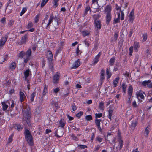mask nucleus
I'll return each mask as SVG.
<instances>
[{
    "label": "nucleus",
    "mask_w": 152,
    "mask_h": 152,
    "mask_svg": "<svg viewBox=\"0 0 152 152\" xmlns=\"http://www.w3.org/2000/svg\"><path fill=\"white\" fill-rule=\"evenodd\" d=\"M22 111L23 114V121L26 122L28 125H30L31 124L30 118L31 111L29 107L26 104H24L23 105Z\"/></svg>",
    "instance_id": "f257e3e1"
},
{
    "label": "nucleus",
    "mask_w": 152,
    "mask_h": 152,
    "mask_svg": "<svg viewBox=\"0 0 152 152\" xmlns=\"http://www.w3.org/2000/svg\"><path fill=\"white\" fill-rule=\"evenodd\" d=\"M25 138L28 144L31 145L33 144L32 136L30 132L28 129H26L24 132Z\"/></svg>",
    "instance_id": "f03ea898"
},
{
    "label": "nucleus",
    "mask_w": 152,
    "mask_h": 152,
    "mask_svg": "<svg viewBox=\"0 0 152 152\" xmlns=\"http://www.w3.org/2000/svg\"><path fill=\"white\" fill-rule=\"evenodd\" d=\"M117 14L118 15V17L117 18L114 19V23H115L119 22L120 18L121 20H123L124 19V14L123 11H121V17H120V12H117Z\"/></svg>",
    "instance_id": "7ed1b4c3"
},
{
    "label": "nucleus",
    "mask_w": 152,
    "mask_h": 152,
    "mask_svg": "<svg viewBox=\"0 0 152 152\" xmlns=\"http://www.w3.org/2000/svg\"><path fill=\"white\" fill-rule=\"evenodd\" d=\"M8 38V36L7 35H5L1 38L0 39V50L1 49L4 45Z\"/></svg>",
    "instance_id": "20e7f679"
},
{
    "label": "nucleus",
    "mask_w": 152,
    "mask_h": 152,
    "mask_svg": "<svg viewBox=\"0 0 152 152\" xmlns=\"http://www.w3.org/2000/svg\"><path fill=\"white\" fill-rule=\"evenodd\" d=\"M27 39L28 35L27 34H26L22 37L21 41L19 42L18 43V44L19 45H21L23 44H25Z\"/></svg>",
    "instance_id": "39448f33"
},
{
    "label": "nucleus",
    "mask_w": 152,
    "mask_h": 152,
    "mask_svg": "<svg viewBox=\"0 0 152 152\" xmlns=\"http://www.w3.org/2000/svg\"><path fill=\"white\" fill-rule=\"evenodd\" d=\"M143 94H145L144 92H143L142 91L139 90L136 93V95L138 99H139V97L142 99H144L145 97L143 95Z\"/></svg>",
    "instance_id": "423d86ee"
},
{
    "label": "nucleus",
    "mask_w": 152,
    "mask_h": 152,
    "mask_svg": "<svg viewBox=\"0 0 152 152\" xmlns=\"http://www.w3.org/2000/svg\"><path fill=\"white\" fill-rule=\"evenodd\" d=\"M60 77V74L58 72L56 73L53 77V83L55 84L58 82Z\"/></svg>",
    "instance_id": "0eeeda50"
},
{
    "label": "nucleus",
    "mask_w": 152,
    "mask_h": 152,
    "mask_svg": "<svg viewBox=\"0 0 152 152\" xmlns=\"http://www.w3.org/2000/svg\"><path fill=\"white\" fill-rule=\"evenodd\" d=\"M54 18L53 14H52L50 16L49 20L48 22L46 25V28L47 29L50 28V24L53 21L54 18Z\"/></svg>",
    "instance_id": "6e6552de"
},
{
    "label": "nucleus",
    "mask_w": 152,
    "mask_h": 152,
    "mask_svg": "<svg viewBox=\"0 0 152 152\" xmlns=\"http://www.w3.org/2000/svg\"><path fill=\"white\" fill-rule=\"evenodd\" d=\"M150 83L151 80H148V81H145L142 82V85L144 86H147L148 88H150L152 87L151 84H150Z\"/></svg>",
    "instance_id": "1a4fd4ad"
},
{
    "label": "nucleus",
    "mask_w": 152,
    "mask_h": 152,
    "mask_svg": "<svg viewBox=\"0 0 152 152\" xmlns=\"http://www.w3.org/2000/svg\"><path fill=\"white\" fill-rule=\"evenodd\" d=\"M47 58L49 60H52L53 59V55L50 50L48 51L46 53Z\"/></svg>",
    "instance_id": "9d476101"
},
{
    "label": "nucleus",
    "mask_w": 152,
    "mask_h": 152,
    "mask_svg": "<svg viewBox=\"0 0 152 152\" xmlns=\"http://www.w3.org/2000/svg\"><path fill=\"white\" fill-rule=\"evenodd\" d=\"M10 102H2V105L3 110L4 111L6 110L8 107V105H10Z\"/></svg>",
    "instance_id": "9b49d317"
},
{
    "label": "nucleus",
    "mask_w": 152,
    "mask_h": 152,
    "mask_svg": "<svg viewBox=\"0 0 152 152\" xmlns=\"http://www.w3.org/2000/svg\"><path fill=\"white\" fill-rule=\"evenodd\" d=\"M133 88L132 86L129 85L128 89V93L129 96V99L131 97L133 93Z\"/></svg>",
    "instance_id": "f8f14e48"
},
{
    "label": "nucleus",
    "mask_w": 152,
    "mask_h": 152,
    "mask_svg": "<svg viewBox=\"0 0 152 152\" xmlns=\"http://www.w3.org/2000/svg\"><path fill=\"white\" fill-rule=\"evenodd\" d=\"M101 21L99 20H94V23L95 26L97 29H100L101 27Z\"/></svg>",
    "instance_id": "ddd939ff"
},
{
    "label": "nucleus",
    "mask_w": 152,
    "mask_h": 152,
    "mask_svg": "<svg viewBox=\"0 0 152 152\" xmlns=\"http://www.w3.org/2000/svg\"><path fill=\"white\" fill-rule=\"evenodd\" d=\"M112 7L111 6L108 5L106 6L104 10V11L106 14H111V11Z\"/></svg>",
    "instance_id": "4468645a"
},
{
    "label": "nucleus",
    "mask_w": 152,
    "mask_h": 152,
    "mask_svg": "<svg viewBox=\"0 0 152 152\" xmlns=\"http://www.w3.org/2000/svg\"><path fill=\"white\" fill-rule=\"evenodd\" d=\"M101 54V53L99 52V54L95 56V58L93 60V65L96 64L99 61V59Z\"/></svg>",
    "instance_id": "2eb2a0df"
},
{
    "label": "nucleus",
    "mask_w": 152,
    "mask_h": 152,
    "mask_svg": "<svg viewBox=\"0 0 152 152\" xmlns=\"http://www.w3.org/2000/svg\"><path fill=\"white\" fill-rule=\"evenodd\" d=\"M19 96L20 102H22L24 101L26 98V96L24 93L21 91H20L19 94Z\"/></svg>",
    "instance_id": "dca6fc26"
},
{
    "label": "nucleus",
    "mask_w": 152,
    "mask_h": 152,
    "mask_svg": "<svg viewBox=\"0 0 152 152\" xmlns=\"http://www.w3.org/2000/svg\"><path fill=\"white\" fill-rule=\"evenodd\" d=\"M8 59V56L7 55H5L3 56L0 57V63H2L3 62L7 60Z\"/></svg>",
    "instance_id": "f3484780"
},
{
    "label": "nucleus",
    "mask_w": 152,
    "mask_h": 152,
    "mask_svg": "<svg viewBox=\"0 0 152 152\" xmlns=\"http://www.w3.org/2000/svg\"><path fill=\"white\" fill-rule=\"evenodd\" d=\"M106 23L107 25H108L111 20V14H106Z\"/></svg>",
    "instance_id": "a211bd4d"
},
{
    "label": "nucleus",
    "mask_w": 152,
    "mask_h": 152,
    "mask_svg": "<svg viewBox=\"0 0 152 152\" xmlns=\"http://www.w3.org/2000/svg\"><path fill=\"white\" fill-rule=\"evenodd\" d=\"M31 74V72L29 69L26 70L24 72V76L26 79L27 77Z\"/></svg>",
    "instance_id": "6ab92c4d"
},
{
    "label": "nucleus",
    "mask_w": 152,
    "mask_h": 152,
    "mask_svg": "<svg viewBox=\"0 0 152 152\" xmlns=\"http://www.w3.org/2000/svg\"><path fill=\"white\" fill-rule=\"evenodd\" d=\"M80 62L79 60H77L75 61L74 64H73L72 68L76 69L80 65Z\"/></svg>",
    "instance_id": "aec40b11"
},
{
    "label": "nucleus",
    "mask_w": 152,
    "mask_h": 152,
    "mask_svg": "<svg viewBox=\"0 0 152 152\" xmlns=\"http://www.w3.org/2000/svg\"><path fill=\"white\" fill-rule=\"evenodd\" d=\"M59 124L60 125V126L63 128L65 125V121L64 119H61L59 121Z\"/></svg>",
    "instance_id": "412c9836"
},
{
    "label": "nucleus",
    "mask_w": 152,
    "mask_h": 152,
    "mask_svg": "<svg viewBox=\"0 0 152 152\" xmlns=\"http://www.w3.org/2000/svg\"><path fill=\"white\" fill-rule=\"evenodd\" d=\"M16 66V64L15 62H12L9 66V68L12 70H14Z\"/></svg>",
    "instance_id": "4be33fe9"
},
{
    "label": "nucleus",
    "mask_w": 152,
    "mask_h": 152,
    "mask_svg": "<svg viewBox=\"0 0 152 152\" xmlns=\"http://www.w3.org/2000/svg\"><path fill=\"white\" fill-rule=\"evenodd\" d=\"M15 127L18 131H21L23 128V126L20 124H16Z\"/></svg>",
    "instance_id": "5701e85b"
},
{
    "label": "nucleus",
    "mask_w": 152,
    "mask_h": 152,
    "mask_svg": "<svg viewBox=\"0 0 152 152\" xmlns=\"http://www.w3.org/2000/svg\"><path fill=\"white\" fill-rule=\"evenodd\" d=\"M134 50L135 51L137 52L138 50V48H139V43L135 42L134 45Z\"/></svg>",
    "instance_id": "b1692460"
},
{
    "label": "nucleus",
    "mask_w": 152,
    "mask_h": 152,
    "mask_svg": "<svg viewBox=\"0 0 152 152\" xmlns=\"http://www.w3.org/2000/svg\"><path fill=\"white\" fill-rule=\"evenodd\" d=\"M119 77H118L116 78L114 80L113 82V84L114 85V87H116L117 86V84L119 81Z\"/></svg>",
    "instance_id": "393cba45"
},
{
    "label": "nucleus",
    "mask_w": 152,
    "mask_h": 152,
    "mask_svg": "<svg viewBox=\"0 0 152 152\" xmlns=\"http://www.w3.org/2000/svg\"><path fill=\"white\" fill-rule=\"evenodd\" d=\"M47 92H48L47 88L45 85V87L44 88V89L43 90V92L42 93V99H43L44 96L46 95V93H47Z\"/></svg>",
    "instance_id": "a878e982"
},
{
    "label": "nucleus",
    "mask_w": 152,
    "mask_h": 152,
    "mask_svg": "<svg viewBox=\"0 0 152 152\" xmlns=\"http://www.w3.org/2000/svg\"><path fill=\"white\" fill-rule=\"evenodd\" d=\"M81 33L83 36L85 37L86 36L89 35L90 34V32L87 30H85L82 31Z\"/></svg>",
    "instance_id": "bb28decb"
},
{
    "label": "nucleus",
    "mask_w": 152,
    "mask_h": 152,
    "mask_svg": "<svg viewBox=\"0 0 152 152\" xmlns=\"http://www.w3.org/2000/svg\"><path fill=\"white\" fill-rule=\"evenodd\" d=\"M31 53V49H28L25 53V55L26 57L30 58Z\"/></svg>",
    "instance_id": "cd10ccee"
},
{
    "label": "nucleus",
    "mask_w": 152,
    "mask_h": 152,
    "mask_svg": "<svg viewBox=\"0 0 152 152\" xmlns=\"http://www.w3.org/2000/svg\"><path fill=\"white\" fill-rule=\"evenodd\" d=\"M127 86L125 83H123L122 86V88L123 90V92L126 93V90Z\"/></svg>",
    "instance_id": "c85d7f7f"
},
{
    "label": "nucleus",
    "mask_w": 152,
    "mask_h": 152,
    "mask_svg": "<svg viewBox=\"0 0 152 152\" xmlns=\"http://www.w3.org/2000/svg\"><path fill=\"white\" fill-rule=\"evenodd\" d=\"M115 61V57H113L109 61L110 64L111 66L113 65Z\"/></svg>",
    "instance_id": "c756f323"
},
{
    "label": "nucleus",
    "mask_w": 152,
    "mask_h": 152,
    "mask_svg": "<svg viewBox=\"0 0 152 152\" xmlns=\"http://www.w3.org/2000/svg\"><path fill=\"white\" fill-rule=\"evenodd\" d=\"M149 130L150 129L148 126L145 128L144 132V134L146 136H148L150 131Z\"/></svg>",
    "instance_id": "7c9ffc66"
},
{
    "label": "nucleus",
    "mask_w": 152,
    "mask_h": 152,
    "mask_svg": "<svg viewBox=\"0 0 152 152\" xmlns=\"http://www.w3.org/2000/svg\"><path fill=\"white\" fill-rule=\"evenodd\" d=\"M106 73L107 76V78L108 79L110 78L111 76V74L110 72L109 69H107L106 70Z\"/></svg>",
    "instance_id": "2f4dec72"
},
{
    "label": "nucleus",
    "mask_w": 152,
    "mask_h": 152,
    "mask_svg": "<svg viewBox=\"0 0 152 152\" xmlns=\"http://www.w3.org/2000/svg\"><path fill=\"white\" fill-rule=\"evenodd\" d=\"M91 9L90 7L89 6L87 7L85 10L84 13V15L85 16L87 14L88 12Z\"/></svg>",
    "instance_id": "473e14b6"
},
{
    "label": "nucleus",
    "mask_w": 152,
    "mask_h": 152,
    "mask_svg": "<svg viewBox=\"0 0 152 152\" xmlns=\"http://www.w3.org/2000/svg\"><path fill=\"white\" fill-rule=\"evenodd\" d=\"M25 55V53L24 51H22L20 52L19 55V57L22 58Z\"/></svg>",
    "instance_id": "72a5a7b5"
},
{
    "label": "nucleus",
    "mask_w": 152,
    "mask_h": 152,
    "mask_svg": "<svg viewBox=\"0 0 152 152\" xmlns=\"http://www.w3.org/2000/svg\"><path fill=\"white\" fill-rule=\"evenodd\" d=\"M104 103L102 102H100L99 105V107L100 110H103L104 105Z\"/></svg>",
    "instance_id": "f704fd0d"
},
{
    "label": "nucleus",
    "mask_w": 152,
    "mask_h": 152,
    "mask_svg": "<svg viewBox=\"0 0 152 152\" xmlns=\"http://www.w3.org/2000/svg\"><path fill=\"white\" fill-rule=\"evenodd\" d=\"M30 59V58L26 56L24 58L23 64L25 66V64L28 62V61Z\"/></svg>",
    "instance_id": "c9c22d12"
},
{
    "label": "nucleus",
    "mask_w": 152,
    "mask_h": 152,
    "mask_svg": "<svg viewBox=\"0 0 152 152\" xmlns=\"http://www.w3.org/2000/svg\"><path fill=\"white\" fill-rule=\"evenodd\" d=\"M119 144L120 145L119 150H120L122 148L123 144V141L121 139H120L119 141Z\"/></svg>",
    "instance_id": "e433bc0d"
},
{
    "label": "nucleus",
    "mask_w": 152,
    "mask_h": 152,
    "mask_svg": "<svg viewBox=\"0 0 152 152\" xmlns=\"http://www.w3.org/2000/svg\"><path fill=\"white\" fill-rule=\"evenodd\" d=\"M36 94V93L35 92H33L31 95L30 98H31V102H33L34 99V98L35 96V94Z\"/></svg>",
    "instance_id": "4c0bfd02"
},
{
    "label": "nucleus",
    "mask_w": 152,
    "mask_h": 152,
    "mask_svg": "<svg viewBox=\"0 0 152 152\" xmlns=\"http://www.w3.org/2000/svg\"><path fill=\"white\" fill-rule=\"evenodd\" d=\"M142 41L143 42H145L146 41L147 38V34L146 33L142 35Z\"/></svg>",
    "instance_id": "58836bf2"
},
{
    "label": "nucleus",
    "mask_w": 152,
    "mask_h": 152,
    "mask_svg": "<svg viewBox=\"0 0 152 152\" xmlns=\"http://www.w3.org/2000/svg\"><path fill=\"white\" fill-rule=\"evenodd\" d=\"M71 107H72L73 111H75L77 109L76 105L74 103H73L71 104Z\"/></svg>",
    "instance_id": "ea45409f"
},
{
    "label": "nucleus",
    "mask_w": 152,
    "mask_h": 152,
    "mask_svg": "<svg viewBox=\"0 0 152 152\" xmlns=\"http://www.w3.org/2000/svg\"><path fill=\"white\" fill-rule=\"evenodd\" d=\"M100 16L99 14H96L94 15L93 16V18L94 19V20H98L97 19L100 18Z\"/></svg>",
    "instance_id": "a19ab883"
},
{
    "label": "nucleus",
    "mask_w": 152,
    "mask_h": 152,
    "mask_svg": "<svg viewBox=\"0 0 152 152\" xmlns=\"http://www.w3.org/2000/svg\"><path fill=\"white\" fill-rule=\"evenodd\" d=\"M101 120V119H96L95 121V122L97 126H99L100 125V122Z\"/></svg>",
    "instance_id": "79ce46f5"
},
{
    "label": "nucleus",
    "mask_w": 152,
    "mask_h": 152,
    "mask_svg": "<svg viewBox=\"0 0 152 152\" xmlns=\"http://www.w3.org/2000/svg\"><path fill=\"white\" fill-rule=\"evenodd\" d=\"M14 136V134H12L11 135H10L8 138V142L10 143L12 141V138Z\"/></svg>",
    "instance_id": "37998d69"
},
{
    "label": "nucleus",
    "mask_w": 152,
    "mask_h": 152,
    "mask_svg": "<svg viewBox=\"0 0 152 152\" xmlns=\"http://www.w3.org/2000/svg\"><path fill=\"white\" fill-rule=\"evenodd\" d=\"M113 111H108V118L110 120H111V117L113 114Z\"/></svg>",
    "instance_id": "c03bdc74"
},
{
    "label": "nucleus",
    "mask_w": 152,
    "mask_h": 152,
    "mask_svg": "<svg viewBox=\"0 0 152 152\" xmlns=\"http://www.w3.org/2000/svg\"><path fill=\"white\" fill-rule=\"evenodd\" d=\"M48 0H42V2L41 4V7H43L48 1Z\"/></svg>",
    "instance_id": "a18cd8bd"
},
{
    "label": "nucleus",
    "mask_w": 152,
    "mask_h": 152,
    "mask_svg": "<svg viewBox=\"0 0 152 152\" xmlns=\"http://www.w3.org/2000/svg\"><path fill=\"white\" fill-rule=\"evenodd\" d=\"M78 146L80 149H84L87 148V146L86 145H78Z\"/></svg>",
    "instance_id": "49530a36"
},
{
    "label": "nucleus",
    "mask_w": 152,
    "mask_h": 152,
    "mask_svg": "<svg viewBox=\"0 0 152 152\" xmlns=\"http://www.w3.org/2000/svg\"><path fill=\"white\" fill-rule=\"evenodd\" d=\"M76 53L77 55L80 54L82 53L81 51L79 50V46H77V48Z\"/></svg>",
    "instance_id": "de8ad7c7"
},
{
    "label": "nucleus",
    "mask_w": 152,
    "mask_h": 152,
    "mask_svg": "<svg viewBox=\"0 0 152 152\" xmlns=\"http://www.w3.org/2000/svg\"><path fill=\"white\" fill-rule=\"evenodd\" d=\"M102 116V114L101 113H96L95 114V118H99L101 117Z\"/></svg>",
    "instance_id": "09e8293b"
},
{
    "label": "nucleus",
    "mask_w": 152,
    "mask_h": 152,
    "mask_svg": "<svg viewBox=\"0 0 152 152\" xmlns=\"http://www.w3.org/2000/svg\"><path fill=\"white\" fill-rule=\"evenodd\" d=\"M59 0H53V4L54 6L55 7H56L58 6V2Z\"/></svg>",
    "instance_id": "8fccbe9b"
},
{
    "label": "nucleus",
    "mask_w": 152,
    "mask_h": 152,
    "mask_svg": "<svg viewBox=\"0 0 152 152\" xmlns=\"http://www.w3.org/2000/svg\"><path fill=\"white\" fill-rule=\"evenodd\" d=\"M86 119L87 121H90L92 119V118L91 115H88L86 116Z\"/></svg>",
    "instance_id": "3c124183"
},
{
    "label": "nucleus",
    "mask_w": 152,
    "mask_h": 152,
    "mask_svg": "<svg viewBox=\"0 0 152 152\" xmlns=\"http://www.w3.org/2000/svg\"><path fill=\"white\" fill-rule=\"evenodd\" d=\"M39 15H37L36 16V17L35 18V20H34L35 22L36 23H37L38 22L39 19Z\"/></svg>",
    "instance_id": "603ef678"
},
{
    "label": "nucleus",
    "mask_w": 152,
    "mask_h": 152,
    "mask_svg": "<svg viewBox=\"0 0 152 152\" xmlns=\"http://www.w3.org/2000/svg\"><path fill=\"white\" fill-rule=\"evenodd\" d=\"M1 22L2 24L4 25L6 23V18L5 17L2 18L1 20Z\"/></svg>",
    "instance_id": "864d4df0"
},
{
    "label": "nucleus",
    "mask_w": 152,
    "mask_h": 152,
    "mask_svg": "<svg viewBox=\"0 0 152 152\" xmlns=\"http://www.w3.org/2000/svg\"><path fill=\"white\" fill-rule=\"evenodd\" d=\"M83 114V112L81 111L79 112L78 113H77L76 115V116L78 118H80Z\"/></svg>",
    "instance_id": "5fc2aeb1"
},
{
    "label": "nucleus",
    "mask_w": 152,
    "mask_h": 152,
    "mask_svg": "<svg viewBox=\"0 0 152 152\" xmlns=\"http://www.w3.org/2000/svg\"><path fill=\"white\" fill-rule=\"evenodd\" d=\"M114 108L113 105H110L109 107V110H108V111H113L114 110Z\"/></svg>",
    "instance_id": "6e6d98bb"
},
{
    "label": "nucleus",
    "mask_w": 152,
    "mask_h": 152,
    "mask_svg": "<svg viewBox=\"0 0 152 152\" xmlns=\"http://www.w3.org/2000/svg\"><path fill=\"white\" fill-rule=\"evenodd\" d=\"M26 10L27 9L26 8H23L22 10L20 13V15L22 16L25 13Z\"/></svg>",
    "instance_id": "4d7b16f0"
},
{
    "label": "nucleus",
    "mask_w": 152,
    "mask_h": 152,
    "mask_svg": "<svg viewBox=\"0 0 152 152\" xmlns=\"http://www.w3.org/2000/svg\"><path fill=\"white\" fill-rule=\"evenodd\" d=\"M137 124V122H136L135 121V122H133L132 123L131 126L133 128H134L135 127V126H136Z\"/></svg>",
    "instance_id": "13d9d810"
},
{
    "label": "nucleus",
    "mask_w": 152,
    "mask_h": 152,
    "mask_svg": "<svg viewBox=\"0 0 152 152\" xmlns=\"http://www.w3.org/2000/svg\"><path fill=\"white\" fill-rule=\"evenodd\" d=\"M115 9L117 11L119 10L120 11L119 12H121V8L119 7L118 5L117 4L115 5Z\"/></svg>",
    "instance_id": "bf43d9fd"
},
{
    "label": "nucleus",
    "mask_w": 152,
    "mask_h": 152,
    "mask_svg": "<svg viewBox=\"0 0 152 152\" xmlns=\"http://www.w3.org/2000/svg\"><path fill=\"white\" fill-rule=\"evenodd\" d=\"M133 47L132 46L129 49V55H132V53L133 52Z\"/></svg>",
    "instance_id": "052dcab7"
},
{
    "label": "nucleus",
    "mask_w": 152,
    "mask_h": 152,
    "mask_svg": "<svg viewBox=\"0 0 152 152\" xmlns=\"http://www.w3.org/2000/svg\"><path fill=\"white\" fill-rule=\"evenodd\" d=\"M59 91L60 89L58 87L53 89V92L55 93H57Z\"/></svg>",
    "instance_id": "680f3d73"
},
{
    "label": "nucleus",
    "mask_w": 152,
    "mask_h": 152,
    "mask_svg": "<svg viewBox=\"0 0 152 152\" xmlns=\"http://www.w3.org/2000/svg\"><path fill=\"white\" fill-rule=\"evenodd\" d=\"M96 140L98 141L99 142H101L102 140V139L99 136H97L96 138Z\"/></svg>",
    "instance_id": "e2e57ef3"
},
{
    "label": "nucleus",
    "mask_w": 152,
    "mask_h": 152,
    "mask_svg": "<svg viewBox=\"0 0 152 152\" xmlns=\"http://www.w3.org/2000/svg\"><path fill=\"white\" fill-rule=\"evenodd\" d=\"M118 33L117 32L115 33L114 36V40L116 41L117 38H118Z\"/></svg>",
    "instance_id": "0e129e2a"
},
{
    "label": "nucleus",
    "mask_w": 152,
    "mask_h": 152,
    "mask_svg": "<svg viewBox=\"0 0 152 152\" xmlns=\"http://www.w3.org/2000/svg\"><path fill=\"white\" fill-rule=\"evenodd\" d=\"M132 105L133 107L134 108L136 107H137L136 102L135 100L132 103Z\"/></svg>",
    "instance_id": "69168bd1"
},
{
    "label": "nucleus",
    "mask_w": 152,
    "mask_h": 152,
    "mask_svg": "<svg viewBox=\"0 0 152 152\" xmlns=\"http://www.w3.org/2000/svg\"><path fill=\"white\" fill-rule=\"evenodd\" d=\"M33 23L31 22H29L28 24V27L29 28H31V27H33Z\"/></svg>",
    "instance_id": "338daca9"
},
{
    "label": "nucleus",
    "mask_w": 152,
    "mask_h": 152,
    "mask_svg": "<svg viewBox=\"0 0 152 152\" xmlns=\"http://www.w3.org/2000/svg\"><path fill=\"white\" fill-rule=\"evenodd\" d=\"M72 136L73 139L74 140L76 141H77L78 140V137H77L75 136L74 135H72Z\"/></svg>",
    "instance_id": "774afa93"
}]
</instances>
